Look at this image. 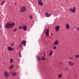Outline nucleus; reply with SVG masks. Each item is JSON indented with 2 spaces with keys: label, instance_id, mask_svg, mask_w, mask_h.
<instances>
[{
  "label": "nucleus",
  "instance_id": "nucleus-30",
  "mask_svg": "<svg viewBox=\"0 0 79 79\" xmlns=\"http://www.w3.org/2000/svg\"><path fill=\"white\" fill-rule=\"evenodd\" d=\"M30 19H32V17L31 16V15H30L29 16Z\"/></svg>",
  "mask_w": 79,
  "mask_h": 79
},
{
  "label": "nucleus",
  "instance_id": "nucleus-1",
  "mask_svg": "<svg viewBox=\"0 0 79 79\" xmlns=\"http://www.w3.org/2000/svg\"><path fill=\"white\" fill-rule=\"evenodd\" d=\"M15 25V23H12L11 24L10 23V22H7V23L5 25V27L10 29V28H11L13 27Z\"/></svg>",
  "mask_w": 79,
  "mask_h": 79
},
{
  "label": "nucleus",
  "instance_id": "nucleus-7",
  "mask_svg": "<svg viewBox=\"0 0 79 79\" xmlns=\"http://www.w3.org/2000/svg\"><path fill=\"white\" fill-rule=\"evenodd\" d=\"M55 29L56 32H58V31H59V30H60V26H56L55 27Z\"/></svg>",
  "mask_w": 79,
  "mask_h": 79
},
{
  "label": "nucleus",
  "instance_id": "nucleus-31",
  "mask_svg": "<svg viewBox=\"0 0 79 79\" xmlns=\"http://www.w3.org/2000/svg\"><path fill=\"white\" fill-rule=\"evenodd\" d=\"M14 45V43H12L10 45L11 46H13Z\"/></svg>",
  "mask_w": 79,
  "mask_h": 79
},
{
  "label": "nucleus",
  "instance_id": "nucleus-11",
  "mask_svg": "<svg viewBox=\"0 0 79 79\" xmlns=\"http://www.w3.org/2000/svg\"><path fill=\"white\" fill-rule=\"evenodd\" d=\"M48 29H47L45 32V34L46 37H48Z\"/></svg>",
  "mask_w": 79,
  "mask_h": 79
},
{
  "label": "nucleus",
  "instance_id": "nucleus-35",
  "mask_svg": "<svg viewBox=\"0 0 79 79\" xmlns=\"http://www.w3.org/2000/svg\"><path fill=\"white\" fill-rule=\"evenodd\" d=\"M51 35H53V34L52 33H51Z\"/></svg>",
  "mask_w": 79,
  "mask_h": 79
},
{
  "label": "nucleus",
  "instance_id": "nucleus-21",
  "mask_svg": "<svg viewBox=\"0 0 79 79\" xmlns=\"http://www.w3.org/2000/svg\"><path fill=\"white\" fill-rule=\"evenodd\" d=\"M23 26H19V29H23Z\"/></svg>",
  "mask_w": 79,
  "mask_h": 79
},
{
  "label": "nucleus",
  "instance_id": "nucleus-10",
  "mask_svg": "<svg viewBox=\"0 0 79 79\" xmlns=\"http://www.w3.org/2000/svg\"><path fill=\"white\" fill-rule=\"evenodd\" d=\"M38 4L39 5L42 6L43 5L42 2V0H39L38 1Z\"/></svg>",
  "mask_w": 79,
  "mask_h": 79
},
{
  "label": "nucleus",
  "instance_id": "nucleus-16",
  "mask_svg": "<svg viewBox=\"0 0 79 79\" xmlns=\"http://www.w3.org/2000/svg\"><path fill=\"white\" fill-rule=\"evenodd\" d=\"M13 67H14V65H12L10 66L9 67V69H10L12 68H13Z\"/></svg>",
  "mask_w": 79,
  "mask_h": 79
},
{
  "label": "nucleus",
  "instance_id": "nucleus-14",
  "mask_svg": "<svg viewBox=\"0 0 79 79\" xmlns=\"http://www.w3.org/2000/svg\"><path fill=\"white\" fill-rule=\"evenodd\" d=\"M45 15L47 17H50V15H49V13L46 12L45 13Z\"/></svg>",
  "mask_w": 79,
  "mask_h": 79
},
{
  "label": "nucleus",
  "instance_id": "nucleus-27",
  "mask_svg": "<svg viewBox=\"0 0 79 79\" xmlns=\"http://www.w3.org/2000/svg\"><path fill=\"white\" fill-rule=\"evenodd\" d=\"M13 75L14 76H16V73H14L13 74Z\"/></svg>",
  "mask_w": 79,
  "mask_h": 79
},
{
  "label": "nucleus",
  "instance_id": "nucleus-37",
  "mask_svg": "<svg viewBox=\"0 0 79 79\" xmlns=\"http://www.w3.org/2000/svg\"><path fill=\"white\" fill-rule=\"evenodd\" d=\"M1 28L2 27V26H1Z\"/></svg>",
  "mask_w": 79,
  "mask_h": 79
},
{
  "label": "nucleus",
  "instance_id": "nucleus-33",
  "mask_svg": "<svg viewBox=\"0 0 79 79\" xmlns=\"http://www.w3.org/2000/svg\"><path fill=\"white\" fill-rule=\"evenodd\" d=\"M70 59H71V60H73V57H71L70 58Z\"/></svg>",
  "mask_w": 79,
  "mask_h": 79
},
{
  "label": "nucleus",
  "instance_id": "nucleus-19",
  "mask_svg": "<svg viewBox=\"0 0 79 79\" xmlns=\"http://www.w3.org/2000/svg\"><path fill=\"white\" fill-rule=\"evenodd\" d=\"M37 58L38 61H40V57L37 56Z\"/></svg>",
  "mask_w": 79,
  "mask_h": 79
},
{
  "label": "nucleus",
  "instance_id": "nucleus-18",
  "mask_svg": "<svg viewBox=\"0 0 79 79\" xmlns=\"http://www.w3.org/2000/svg\"><path fill=\"white\" fill-rule=\"evenodd\" d=\"M75 57L76 58H79V55L78 54L75 55Z\"/></svg>",
  "mask_w": 79,
  "mask_h": 79
},
{
  "label": "nucleus",
  "instance_id": "nucleus-8",
  "mask_svg": "<svg viewBox=\"0 0 79 79\" xmlns=\"http://www.w3.org/2000/svg\"><path fill=\"white\" fill-rule=\"evenodd\" d=\"M7 50L8 51H13V50H15V49L10 46H9L7 48Z\"/></svg>",
  "mask_w": 79,
  "mask_h": 79
},
{
  "label": "nucleus",
  "instance_id": "nucleus-15",
  "mask_svg": "<svg viewBox=\"0 0 79 79\" xmlns=\"http://www.w3.org/2000/svg\"><path fill=\"white\" fill-rule=\"evenodd\" d=\"M6 2V1H5V0H4V1H2L0 3V5H3V3H5Z\"/></svg>",
  "mask_w": 79,
  "mask_h": 79
},
{
  "label": "nucleus",
  "instance_id": "nucleus-22",
  "mask_svg": "<svg viewBox=\"0 0 79 79\" xmlns=\"http://www.w3.org/2000/svg\"><path fill=\"white\" fill-rule=\"evenodd\" d=\"M53 49L54 50H56V49H57V47L56 46H54L53 47Z\"/></svg>",
  "mask_w": 79,
  "mask_h": 79
},
{
  "label": "nucleus",
  "instance_id": "nucleus-3",
  "mask_svg": "<svg viewBox=\"0 0 79 79\" xmlns=\"http://www.w3.org/2000/svg\"><path fill=\"white\" fill-rule=\"evenodd\" d=\"M26 7L25 6H22L20 8V10H19V12L23 13L26 10Z\"/></svg>",
  "mask_w": 79,
  "mask_h": 79
},
{
  "label": "nucleus",
  "instance_id": "nucleus-6",
  "mask_svg": "<svg viewBox=\"0 0 79 79\" xmlns=\"http://www.w3.org/2000/svg\"><path fill=\"white\" fill-rule=\"evenodd\" d=\"M23 31H26V30H27V27H26V25L23 24Z\"/></svg>",
  "mask_w": 79,
  "mask_h": 79
},
{
  "label": "nucleus",
  "instance_id": "nucleus-25",
  "mask_svg": "<svg viewBox=\"0 0 79 79\" xmlns=\"http://www.w3.org/2000/svg\"><path fill=\"white\" fill-rule=\"evenodd\" d=\"M22 47H23V44H21L19 45V48H21Z\"/></svg>",
  "mask_w": 79,
  "mask_h": 79
},
{
  "label": "nucleus",
  "instance_id": "nucleus-23",
  "mask_svg": "<svg viewBox=\"0 0 79 79\" xmlns=\"http://www.w3.org/2000/svg\"><path fill=\"white\" fill-rule=\"evenodd\" d=\"M10 63H11L13 61V60L12 58H10Z\"/></svg>",
  "mask_w": 79,
  "mask_h": 79
},
{
  "label": "nucleus",
  "instance_id": "nucleus-17",
  "mask_svg": "<svg viewBox=\"0 0 79 79\" xmlns=\"http://www.w3.org/2000/svg\"><path fill=\"white\" fill-rule=\"evenodd\" d=\"M58 76L59 78H61V77H62V75H61V74H58Z\"/></svg>",
  "mask_w": 79,
  "mask_h": 79
},
{
  "label": "nucleus",
  "instance_id": "nucleus-28",
  "mask_svg": "<svg viewBox=\"0 0 79 79\" xmlns=\"http://www.w3.org/2000/svg\"><path fill=\"white\" fill-rule=\"evenodd\" d=\"M44 59L45 58H44V57H43L41 58V60H44Z\"/></svg>",
  "mask_w": 79,
  "mask_h": 79
},
{
  "label": "nucleus",
  "instance_id": "nucleus-38",
  "mask_svg": "<svg viewBox=\"0 0 79 79\" xmlns=\"http://www.w3.org/2000/svg\"><path fill=\"white\" fill-rule=\"evenodd\" d=\"M61 6H63V5L61 4Z\"/></svg>",
  "mask_w": 79,
  "mask_h": 79
},
{
  "label": "nucleus",
  "instance_id": "nucleus-36",
  "mask_svg": "<svg viewBox=\"0 0 79 79\" xmlns=\"http://www.w3.org/2000/svg\"><path fill=\"white\" fill-rule=\"evenodd\" d=\"M44 55L45 56V53H44Z\"/></svg>",
  "mask_w": 79,
  "mask_h": 79
},
{
  "label": "nucleus",
  "instance_id": "nucleus-2",
  "mask_svg": "<svg viewBox=\"0 0 79 79\" xmlns=\"http://www.w3.org/2000/svg\"><path fill=\"white\" fill-rule=\"evenodd\" d=\"M76 7H74L73 8H70L69 10V11L70 12H71V13H76Z\"/></svg>",
  "mask_w": 79,
  "mask_h": 79
},
{
  "label": "nucleus",
  "instance_id": "nucleus-26",
  "mask_svg": "<svg viewBox=\"0 0 79 79\" xmlns=\"http://www.w3.org/2000/svg\"><path fill=\"white\" fill-rule=\"evenodd\" d=\"M59 64H60V65H63V63H62V62H59Z\"/></svg>",
  "mask_w": 79,
  "mask_h": 79
},
{
  "label": "nucleus",
  "instance_id": "nucleus-20",
  "mask_svg": "<svg viewBox=\"0 0 79 79\" xmlns=\"http://www.w3.org/2000/svg\"><path fill=\"white\" fill-rule=\"evenodd\" d=\"M53 51L52 50L50 52V56H51V55H52V54H53Z\"/></svg>",
  "mask_w": 79,
  "mask_h": 79
},
{
  "label": "nucleus",
  "instance_id": "nucleus-9",
  "mask_svg": "<svg viewBox=\"0 0 79 79\" xmlns=\"http://www.w3.org/2000/svg\"><path fill=\"white\" fill-rule=\"evenodd\" d=\"M65 27L66 29L67 30L69 29V28H70V26L69 25V24L68 23L66 24Z\"/></svg>",
  "mask_w": 79,
  "mask_h": 79
},
{
  "label": "nucleus",
  "instance_id": "nucleus-29",
  "mask_svg": "<svg viewBox=\"0 0 79 79\" xmlns=\"http://www.w3.org/2000/svg\"><path fill=\"white\" fill-rule=\"evenodd\" d=\"M17 31V28H15L14 30V32H15V31Z\"/></svg>",
  "mask_w": 79,
  "mask_h": 79
},
{
  "label": "nucleus",
  "instance_id": "nucleus-32",
  "mask_svg": "<svg viewBox=\"0 0 79 79\" xmlns=\"http://www.w3.org/2000/svg\"><path fill=\"white\" fill-rule=\"evenodd\" d=\"M65 71H68V68H66L65 69Z\"/></svg>",
  "mask_w": 79,
  "mask_h": 79
},
{
  "label": "nucleus",
  "instance_id": "nucleus-34",
  "mask_svg": "<svg viewBox=\"0 0 79 79\" xmlns=\"http://www.w3.org/2000/svg\"><path fill=\"white\" fill-rule=\"evenodd\" d=\"M76 76H77V74H76L75 75L74 77H76Z\"/></svg>",
  "mask_w": 79,
  "mask_h": 79
},
{
  "label": "nucleus",
  "instance_id": "nucleus-12",
  "mask_svg": "<svg viewBox=\"0 0 79 79\" xmlns=\"http://www.w3.org/2000/svg\"><path fill=\"white\" fill-rule=\"evenodd\" d=\"M58 43H59L58 40H56L55 41L54 44L55 45H57L58 44Z\"/></svg>",
  "mask_w": 79,
  "mask_h": 79
},
{
  "label": "nucleus",
  "instance_id": "nucleus-4",
  "mask_svg": "<svg viewBox=\"0 0 79 79\" xmlns=\"http://www.w3.org/2000/svg\"><path fill=\"white\" fill-rule=\"evenodd\" d=\"M3 75L5 76L6 78H8V76H9V73H8L6 72L5 71L4 72Z\"/></svg>",
  "mask_w": 79,
  "mask_h": 79
},
{
  "label": "nucleus",
  "instance_id": "nucleus-24",
  "mask_svg": "<svg viewBox=\"0 0 79 79\" xmlns=\"http://www.w3.org/2000/svg\"><path fill=\"white\" fill-rule=\"evenodd\" d=\"M19 56L20 57H21V52H20V51H19Z\"/></svg>",
  "mask_w": 79,
  "mask_h": 79
},
{
  "label": "nucleus",
  "instance_id": "nucleus-13",
  "mask_svg": "<svg viewBox=\"0 0 79 79\" xmlns=\"http://www.w3.org/2000/svg\"><path fill=\"white\" fill-rule=\"evenodd\" d=\"M21 44L24 46V45H26V40H24L22 41Z\"/></svg>",
  "mask_w": 79,
  "mask_h": 79
},
{
  "label": "nucleus",
  "instance_id": "nucleus-5",
  "mask_svg": "<svg viewBox=\"0 0 79 79\" xmlns=\"http://www.w3.org/2000/svg\"><path fill=\"white\" fill-rule=\"evenodd\" d=\"M68 64L69 65H70V66H73L74 64V63H73L71 61H68Z\"/></svg>",
  "mask_w": 79,
  "mask_h": 79
}]
</instances>
